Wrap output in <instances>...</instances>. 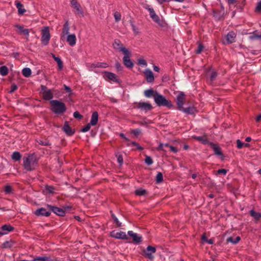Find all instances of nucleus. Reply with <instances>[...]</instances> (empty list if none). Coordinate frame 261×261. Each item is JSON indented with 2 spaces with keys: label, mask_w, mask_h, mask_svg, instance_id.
<instances>
[{
  "label": "nucleus",
  "mask_w": 261,
  "mask_h": 261,
  "mask_svg": "<svg viewBox=\"0 0 261 261\" xmlns=\"http://www.w3.org/2000/svg\"><path fill=\"white\" fill-rule=\"evenodd\" d=\"M141 130L139 128L130 130V133L132 134H133L136 137H138V136L141 134Z\"/></svg>",
  "instance_id": "nucleus-45"
},
{
  "label": "nucleus",
  "mask_w": 261,
  "mask_h": 261,
  "mask_svg": "<svg viewBox=\"0 0 261 261\" xmlns=\"http://www.w3.org/2000/svg\"><path fill=\"white\" fill-rule=\"evenodd\" d=\"M105 75L104 77L108 78L110 80L116 82V83H119L120 80L117 78V75L112 72H108V71H105L104 72Z\"/></svg>",
  "instance_id": "nucleus-17"
},
{
  "label": "nucleus",
  "mask_w": 261,
  "mask_h": 261,
  "mask_svg": "<svg viewBox=\"0 0 261 261\" xmlns=\"http://www.w3.org/2000/svg\"><path fill=\"white\" fill-rule=\"evenodd\" d=\"M64 88L67 92L69 93V96H71L72 94L71 89L66 85H64Z\"/></svg>",
  "instance_id": "nucleus-58"
},
{
  "label": "nucleus",
  "mask_w": 261,
  "mask_h": 261,
  "mask_svg": "<svg viewBox=\"0 0 261 261\" xmlns=\"http://www.w3.org/2000/svg\"><path fill=\"white\" fill-rule=\"evenodd\" d=\"M156 182L159 184L163 181V176L161 172H158L155 179Z\"/></svg>",
  "instance_id": "nucleus-43"
},
{
  "label": "nucleus",
  "mask_w": 261,
  "mask_h": 261,
  "mask_svg": "<svg viewBox=\"0 0 261 261\" xmlns=\"http://www.w3.org/2000/svg\"><path fill=\"white\" fill-rule=\"evenodd\" d=\"M50 39V34L48 27H44L41 31L42 43L44 45H47Z\"/></svg>",
  "instance_id": "nucleus-4"
},
{
  "label": "nucleus",
  "mask_w": 261,
  "mask_h": 261,
  "mask_svg": "<svg viewBox=\"0 0 261 261\" xmlns=\"http://www.w3.org/2000/svg\"><path fill=\"white\" fill-rule=\"evenodd\" d=\"M186 101V95L183 92H179L176 96V102L178 110L182 109Z\"/></svg>",
  "instance_id": "nucleus-6"
},
{
  "label": "nucleus",
  "mask_w": 261,
  "mask_h": 261,
  "mask_svg": "<svg viewBox=\"0 0 261 261\" xmlns=\"http://www.w3.org/2000/svg\"><path fill=\"white\" fill-rule=\"evenodd\" d=\"M23 165L25 170L31 171L35 169L38 166V159L35 153L30 154L23 159Z\"/></svg>",
  "instance_id": "nucleus-1"
},
{
  "label": "nucleus",
  "mask_w": 261,
  "mask_h": 261,
  "mask_svg": "<svg viewBox=\"0 0 261 261\" xmlns=\"http://www.w3.org/2000/svg\"><path fill=\"white\" fill-rule=\"evenodd\" d=\"M218 174H223L225 175L227 173V170L225 169H220L217 171Z\"/></svg>",
  "instance_id": "nucleus-62"
},
{
  "label": "nucleus",
  "mask_w": 261,
  "mask_h": 261,
  "mask_svg": "<svg viewBox=\"0 0 261 261\" xmlns=\"http://www.w3.org/2000/svg\"><path fill=\"white\" fill-rule=\"evenodd\" d=\"M91 125H92L90 123H88L84 127L81 129V131L82 132H87L89 131L91 128Z\"/></svg>",
  "instance_id": "nucleus-52"
},
{
  "label": "nucleus",
  "mask_w": 261,
  "mask_h": 261,
  "mask_svg": "<svg viewBox=\"0 0 261 261\" xmlns=\"http://www.w3.org/2000/svg\"><path fill=\"white\" fill-rule=\"evenodd\" d=\"M124 57L123 58V62L124 65L128 68H132L134 66V63L130 59L131 56V53L128 51L126 53H124Z\"/></svg>",
  "instance_id": "nucleus-7"
},
{
  "label": "nucleus",
  "mask_w": 261,
  "mask_h": 261,
  "mask_svg": "<svg viewBox=\"0 0 261 261\" xmlns=\"http://www.w3.org/2000/svg\"><path fill=\"white\" fill-rule=\"evenodd\" d=\"M53 97V90L49 89L42 92V97L45 100H52Z\"/></svg>",
  "instance_id": "nucleus-18"
},
{
  "label": "nucleus",
  "mask_w": 261,
  "mask_h": 261,
  "mask_svg": "<svg viewBox=\"0 0 261 261\" xmlns=\"http://www.w3.org/2000/svg\"><path fill=\"white\" fill-rule=\"evenodd\" d=\"M249 214L251 216H252V217L254 218V221L255 223H257V222L258 221V220L260 219L261 218V213H258V212H255L254 210H251L250 212H249Z\"/></svg>",
  "instance_id": "nucleus-30"
},
{
  "label": "nucleus",
  "mask_w": 261,
  "mask_h": 261,
  "mask_svg": "<svg viewBox=\"0 0 261 261\" xmlns=\"http://www.w3.org/2000/svg\"><path fill=\"white\" fill-rule=\"evenodd\" d=\"M109 66L108 64L107 63H100L97 62L96 63H92L90 68H106Z\"/></svg>",
  "instance_id": "nucleus-31"
},
{
  "label": "nucleus",
  "mask_w": 261,
  "mask_h": 261,
  "mask_svg": "<svg viewBox=\"0 0 261 261\" xmlns=\"http://www.w3.org/2000/svg\"><path fill=\"white\" fill-rule=\"evenodd\" d=\"M17 88H18V87H17V86L16 84H12L11 86V90L9 91V93H12L15 90H16L17 89Z\"/></svg>",
  "instance_id": "nucleus-57"
},
{
  "label": "nucleus",
  "mask_w": 261,
  "mask_h": 261,
  "mask_svg": "<svg viewBox=\"0 0 261 261\" xmlns=\"http://www.w3.org/2000/svg\"><path fill=\"white\" fill-rule=\"evenodd\" d=\"M71 5L74 9H76L78 13L83 14V12L81 8V6L76 0H72L71 1Z\"/></svg>",
  "instance_id": "nucleus-25"
},
{
  "label": "nucleus",
  "mask_w": 261,
  "mask_h": 261,
  "mask_svg": "<svg viewBox=\"0 0 261 261\" xmlns=\"http://www.w3.org/2000/svg\"><path fill=\"white\" fill-rule=\"evenodd\" d=\"M21 158V155L19 152L15 151L13 153L12 155V159L15 161H18L20 160Z\"/></svg>",
  "instance_id": "nucleus-37"
},
{
  "label": "nucleus",
  "mask_w": 261,
  "mask_h": 261,
  "mask_svg": "<svg viewBox=\"0 0 261 261\" xmlns=\"http://www.w3.org/2000/svg\"><path fill=\"white\" fill-rule=\"evenodd\" d=\"M138 63L139 65H142L143 66L147 65L146 61L144 59L142 58H140L138 60Z\"/></svg>",
  "instance_id": "nucleus-55"
},
{
  "label": "nucleus",
  "mask_w": 261,
  "mask_h": 261,
  "mask_svg": "<svg viewBox=\"0 0 261 261\" xmlns=\"http://www.w3.org/2000/svg\"><path fill=\"white\" fill-rule=\"evenodd\" d=\"M4 191L7 194H10L12 193L13 189L11 186L7 185L5 187Z\"/></svg>",
  "instance_id": "nucleus-48"
},
{
  "label": "nucleus",
  "mask_w": 261,
  "mask_h": 261,
  "mask_svg": "<svg viewBox=\"0 0 261 261\" xmlns=\"http://www.w3.org/2000/svg\"><path fill=\"white\" fill-rule=\"evenodd\" d=\"M170 151L173 152L174 153H176L178 151V149L176 147L174 146H170Z\"/></svg>",
  "instance_id": "nucleus-64"
},
{
  "label": "nucleus",
  "mask_w": 261,
  "mask_h": 261,
  "mask_svg": "<svg viewBox=\"0 0 261 261\" xmlns=\"http://www.w3.org/2000/svg\"><path fill=\"white\" fill-rule=\"evenodd\" d=\"M15 244V242L13 241L12 240H10V241H7L4 242L2 244V248H10Z\"/></svg>",
  "instance_id": "nucleus-34"
},
{
  "label": "nucleus",
  "mask_w": 261,
  "mask_h": 261,
  "mask_svg": "<svg viewBox=\"0 0 261 261\" xmlns=\"http://www.w3.org/2000/svg\"><path fill=\"white\" fill-rule=\"evenodd\" d=\"M112 217L113 219L114 223L116 224L117 226V227L121 226V223L120 222H119L118 219L116 218V217L114 214L112 215Z\"/></svg>",
  "instance_id": "nucleus-51"
},
{
  "label": "nucleus",
  "mask_w": 261,
  "mask_h": 261,
  "mask_svg": "<svg viewBox=\"0 0 261 261\" xmlns=\"http://www.w3.org/2000/svg\"><path fill=\"white\" fill-rule=\"evenodd\" d=\"M163 146H164V144L160 143V145H159V146L156 148L157 150H158V151H160V150L165 151L163 149Z\"/></svg>",
  "instance_id": "nucleus-63"
},
{
  "label": "nucleus",
  "mask_w": 261,
  "mask_h": 261,
  "mask_svg": "<svg viewBox=\"0 0 261 261\" xmlns=\"http://www.w3.org/2000/svg\"><path fill=\"white\" fill-rule=\"evenodd\" d=\"M50 110L56 114L63 115L67 110L65 103L60 100H50Z\"/></svg>",
  "instance_id": "nucleus-2"
},
{
  "label": "nucleus",
  "mask_w": 261,
  "mask_h": 261,
  "mask_svg": "<svg viewBox=\"0 0 261 261\" xmlns=\"http://www.w3.org/2000/svg\"><path fill=\"white\" fill-rule=\"evenodd\" d=\"M73 116L75 118L81 119L83 116L78 112L76 111L73 113Z\"/></svg>",
  "instance_id": "nucleus-56"
},
{
  "label": "nucleus",
  "mask_w": 261,
  "mask_h": 261,
  "mask_svg": "<svg viewBox=\"0 0 261 261\" xmlns=\"http://www.w3.org/2000/svg\"><path fill=\"white\" fill-rule=\"evenodd\" d=\"M170 80V77L168 74H165L162 76V82H168Z\"/></svg>",
  "instance_id": "nucleus-53"
},
{
  "label": "nucleus",
  "mask_w": 261,
  "mask_h": 261,
  "mask_svg": "<svg viewBox=\"0 0 261 261\" xmlns=\"http://www.w3.org/2000/svg\"><path fill=\"white\" fill-rule=\"evenodd\" d=\"M210 145L211 146V148L213 149L216 155L220 156L223 155L221 151V148L217 144H214L212 142H210Z\"/></svg>",
  "instance_id": "nucleus-21"
},
{
  "label": "nucleus",
  "mask_w": 261,
  "mask_h": 261,
  "mask_svg": "<svg viewBox=\"0 0 261 261\" xmlns=\"http://www.w3.org/2000/svg\"><path fill=\"white\" fill-rule=\"evenodd\" d=\"M244 143L242 142L239 139L237 140V146L239 149H241L244 146Z\"/></svg>",
  "instance_id": "nucleus-59"
},
{
  "label": "nucleus",
  "mask_w": 261,
  "mask_h": 261,
  "mask_svg": "<svg viewBox=\"0 0 261 261\" xmlns=\"http://www.w3.org/2000/svg\"><path fill=\"white\" fill-rule=\"evenodd\" d=\"M197 44L198 45V47L197 49L195 51V53L196 54H200L203 51L204 48V45L202 43V42L200 41L197 42Z\"/></svg>",
  "instance_id": "nucleus-36"
},
{
  "label": "nucleus",
  "mask_w": 261,
  "mask_h": 261,
  "mask_svg": "<svg viewBox=\"0 0 261 261\" xmlns=\"http://www.w3.org/2000/svg\"><path fill=\"white\" fill-rule=\"evenodd\" d=\"M1 229L4 232L7 233L8 232L13 231L15 228L10 224H5L1 227Z\"/></svg>",
  "instance_id": "nucleus-32"
},
{
  "label": "nucleus",
  "mask_w": 261,
  "mask_h": 261,
  "mask_svg": "<svg viewBox=\"0 0 261 261\" xmlns=\"http://www.w3.org/2000/svg\"><path fill=\"white\" fill-rule=\"evenodd\" d=\"M113 46L115 49L122 52L123 54L126 53L129 51L124 46L121 41L119 39H115L114 40Z\"/></svg>",
  "instance_id": "nucleus-9"
},
{
  "label": "nucleus",
  "mask_w": 261,
  "mask_h": 261,
  "mask_svg": "<svg viewBox=\"0 0 261 261\" xmlns=\"http://www.w3.org/2000/svg\"><path fill=\"white\" fill-rule=\"evenodd\" d=\"M155 251L156 248L154 247L148 246L146 249L143 251V255L150 260H153L154 256L152 255V253H155Z\"/></svg>",
  "instance_id": "nucleus-8"
},
{
  "label": "nucleus",
  "mask_w": 261,
  "mask_h": 261,
  "mask_svg": "<svg viewBox=\"0 0 261 261\" xmlns=\"http://www.w3.org/2000/svg\"><path fill=\"white\" fill-rule=\"evenodd\" d=\"M9 73V70L6 66L0 67V74L3 76H6Z\"/></svg>",
  "instance_id": "nucleus-38"
},
{
  "label": "nucleus",
  "mask_w": 261,
  "mask_h": 261,
  "mask_svg": "<svg viewBox=\"0 0 261 261\" xmlns=\"http://www.w3.org/2000/svg\"><path fill=\"white\" fill-rule=\"evenodd\" d=\"M179 110L182 111L187 114H194L196 112H197L196 108L194 107H189L186 108L183 107L182 109L181 108Z\"/></svg>",
  "instance_id": "nucleus-23"
},
{
  "label": "nucleus",
  "mask_w": 261,
  "mask_h": 261,
  "mask_svg": "<svg viewBox=\"0 0 261 261\" xmlns=\"http://www.w3.org/2000/svg\"><path fill=\"white\" fill-rule=\"evenodd\" d=\"M115 67L117 70V71H122L123 67H122L121 64L119 63L118 62H116L115 64Z\"/></svg>",
  "instance_id": "nucleus-60"
},
{
  "label": "nucleus",
  "mask_w": 261,
  "mask_h": 261,
  "mask_svg": "<svg viewBox=\"0 0 261 261\" xmlns=\"http://www.w3.org/2000/svg\"><path fill=\"white\" fill-rule=\"evenodd\" d=\"M15 27L17 29L16 31L19 34L23 35L28 37L30 33L29 29H24L23 26L19 24L15 25Z\"/></svg>",
  "instance_id": "nucleus-16"
},
{
  "label": "nucleus",
  "mask_w": 261,
  "mask_h": 261,
  "mask_svg": "<svg viewBox=\"0 0 261 261\" xmlns=\"http://www.w3.org/2000/svg\"><path fill=\"white\" fill-rule=\"evenodd\" d=\"M145 162L148 165H150L153 163V160L150 156L146 155L145 159Z\"/></svg>",
  "instance_id": "nucleus-49"
},
{
  "label": "nucleus",
  "mask_w": 261,
  "mask_h": 261,
  "mask_svg": "<svg viewBox=\"0 0 261 261\" xmlns=\"http://www.w3.org/2000/svg\"><path fill=\"white\" fill-rule=\"evenodd\" d=\"M34 214L37 216H45V217H48L51 214V211L49 210V211H47V210L45 208L41 207L40 208L37 209L35 212H34Z\"/></svg>",
  "instance_id": "nucleus-13"
},
{
  "label": "nucleus",
  "mask_w": 261,
  "mask_h": 261,
  "mask_svg": "<svg viewBox=\"0 0 261 261\" xmlns=\"http://www.w3.org/2000/svg\"><path fill=\"white\" fill-rule=\"evenodd\" d=\"M114 16L116 22H118L121 20V14L119 12H116L114 14Z\"/></svg>",
  "instance_id": "nucleus-46"
},
{
  "label": "nucleus",
  "mask_w": 261,
  "mask_h": 261,
  "mask_svg": "<svg viewBox=\"0 0 261 261\" xmlns=\"http://www.w3.org/2000/svg\"><path fill=\"white\" fill-rule=\"evenodd\" d=\"M110 236L116 239H122L127 240L128 239V236L125 234L124 232L120 231L117 232L115 230H113L111 232Z\"/></svg>",
  "instance_id": "nucleus-12"
},
{
  "label": "nucleus",
  "mask_w": 261,
  "mask_h": 261,
  "mask_svg": "<svg viewBox=\"0 0 261 261\" xmlns=\"http://www.w3.org/2000/svg\"><path fill=\"white\" fill-rule=\"evenodd\" d=\"M154 100L158 106H164L169 109H171L173 107L171 101L166 99L164 96L159 93L154 97Z\"/></svg>",
  "instance_id": "nucleus-3"
},
{
  "label": "nucleus",
  "mask_w": 261,
  "mask_h": 261,
  "mask_svg": "<svg viewBox=\"0 0 261 261\" xmlns=\"http://www.w3.org/2000/svg\"><path fill=\"white\" fill-rule=\"evenodd\" d=\"M237 34L234 31L229 32L225 37V41L224 44H231L236 41Z\"/></svg>",
  "instance_id": "nucleus-11"
},
{
  "label": "nucleus",
  "mask_w": 261,
  "mask_h": 261,
  "mask_svg": "<svg viewBox=\"0 0 261 261\" xmlns=\"http://www.w3.org/2000/svg\"><path fill=\"white\" fill-rule=\"evenodd\" d=\"M98 120V114L96 111L94 112L91 116L90 123L92 125L94 126L97 124Z\"/></svg>",
  "instance_id": "nucleus-29"
},
{
  "label": "nucleus",
  "mask_w": 261,
  "mask_h": 261,
  "mask_svg": "<svg viewBox=\"0 0 261 261\" xmlns=\"http://www.w3.org/2000/svg\"><path fill=\"white\" fill-rule=\"evenodd\" d=\"M134 108L140 109L142 111L147 112L150 110H151L153 109V107L149 102H135L134 103Z\"/></svg>",
  "instance_id": "nucleus-5"
},
{
  "label": "nucleus",
  "mask_w": 261,
  "mask_h": 261,
  "mask_svg": "<svg viewBox=\"0 0 261 261\" xmlns=\"http://www.w3.org/2000/svg\"><path fill=\"white\" fill-rule=\"evenodd\" d=\"M49 257L46 256L44 257H36L34 258L32 261H46L48 260Z\"/></svg>",
  "instance_id": "nucleus-47"
},
{
  "label": "nucleus",
  "mask_w": 261,
  "mask_h": 261,
  "mask_svg": "<svg viewBox=\"0 0 261 261\" xmlns=\"http://www.w3.org/2000/svg\"><path fill=\"white\" fill-rule=\"evenodd\" d=\"M55 61H56L58 64V66L59 70H62L63 68V63L61 59L58 58H55Z\"/></svg>",
  "instance_id": "nucleus-41"
},
{
  "label": "nucleus",
  "mask_w": 261,
  "mask_h": 261,
  "mask_svg": "<svg viewBox=\"0 0 261 261\" xmlns=\"http://www.w3.org/2000/svg\"><path fill=\"white\" fill-rule=\"evenodd\" d=\"M15 5L18 9V13L19 14H23V13L25 12V10L24 9H22L23 5L19 1H16Z\"/></svg>",
  "instance_id": "nucleus-33"
},
{
  "label": "nucleus",
  "mask_w": 261,
  "mask_h": 261,
  "mask_svg": "<svg viewBox=\"0 0 261 261\" xmlns=\"http://www.w3.org/2000/svg\"><path fill=\"white\" fill-rule=\"evenodd\" d=\"M146 9H147L149 12L150 17L152 19V20L160 26L163 27V21L161 20L159 17L155 14L153 9L151 8H146Z\"/></svg>",
  "instance_id": "nucleus-10"
},
{
  "label": "nucleus",
  "mask_w": 261,
  "mask_h": 261,
  "mask_svg": "<svg viewBox=\"0 0 261 261\" xmlns=\"http://www.w3.org/2000/svg\"><path fill=\"white\" fill-rule=\"evenodd\" d=\"M135 194L137 196H145L147 195V192L146 190L143 189L142 188H140L137 189L135 191Z\"/></svg>",
  "instance_id": "nucleus-35"
},
{
  "label": "nucleus",
  "mask_w": 261,
  "mask_h": 261,
  "mask_svg": "<svg viewBox=\"0 0 261 261\" xmlns=\"http://www.w3.org/2000/svg\"><path fill=\"white\" fill-rule=\"evenodd\" d=\"M132 144L134 146H135L137 147V148L138 150H140V151H141V150H143L144 149L143 147H141V146L139 145V144L136 142H134V141H132L130 143H127V146H129L130 145Z\"/></svg>",
  "instance_id": "nucleus-44"
},
{
  "label": "nucleus",
  "mask_w": 261,
  "mask_h": 261,
  "mask_svg": "<svg viewBox=\"0 0 261 261\" xmlns=\"http://www.w3.org/2000/svg\"><path fill=\"white\" fill-rule=\"evenodd\" d=\"M144 95L147 97H153L154 98L156 96L158 92L153 90L152 89H149L144 91Z\"/></svg>",
  "instance_id": "nucleus-28"
},
{
  "label": "nucleus",
  "mask_w": 261,
  "mask_h": 261,
  "mask_svg": "<svg viewBox=\"0 0 261 261\" xmlns=\"http://www.w3.org/2000/svg\"><path fill=\"white\" fill-rule=\"evenodd\" d=\"M250 39H260L261 38V33H258L257 31H254L252 35L249 37Z\"/></svg>",
  "instance_id": "nucleus-42"
},
{
  "label": "nucleus",
  "mask_w": 261,
  "mask_h": 261,
  "mask_svg": "<svg viewBox=\"0 0 261 261\" xmlns=\"http://www.w3.org/2000/svg\"><path fill=\"white\" fill-rule=\"evenodd\" d=\"M117 161L120 165H121L123 163V160L122 155L120 154L117 156Z\"/></svg>",
  "instance_id": "nucleus-61"
},
{
  "label": "nucleus",
  "mask_w": 261,
  "mask_h": 261,
  "mask_svg": "<svg viewBox=\"0 0 261 261\" xmlns=\"http://www.w3.org/2000/svg\"><path fill=\"white\" fill-rule=\"evenodd\" d=\"M128 234L132 238L133 242L136 244H139L142 241L141 237L138 236L137 234L134 233L132 231H128Z\"/></svg>",
  "instance_id": "nucleus-20"
},
{
  "label": "nucleus",
  "mask_w": 261,
  "mask_h": 261,
  "mask_svg": "<svg viewBox=\"0 0 261 261\" xmlns=\"http://www.w3.org/2000/svg\"><path fill=\"white\" fill-rule=\"evenodd\" d=\"M67 42L71 46L75 45L76 42V38L75 35L74 34L68 35L67 37Z\"/></svg>",
  "instance_id": "nucleus-27"
},
{
  "label": "nucleus",
  "mask_w": 261,
  "mask_h": 261,
  "mask_svg": "<svg viewBox=\"0 0 261 261\" xmlns=\"http://www.w3.org/2000/svg\"><path fill=\"white\" fill-rule=\"evenodd\" d=\"M22 73L25 77H29L31 76L32 71L29 68H24L22 70Z\"/></svg>",
  "instance_id": "nucleus-39"
},
{
  "label": "nucleus",
  "mask_w": 261,
  "mask_h": 261,
  "mask_svg": "<svg viewBox=\"0 0 261 261\" xmlns=\"http://www.w3.org/2000/svg\"><path fill=\"white\" fill-rule=\"evenodd\" d=\"M45 190L48 191L49 193H54L55 188L52 186L46 185L45 186Z\"/></svg>",
  "instance_id": "nucleus-50"
},
{
  "label": "nucleus",
  "mask_w": 261,
  "mask_h": 261,
  "mask_svg": "<svg viewBox=\"0 0 261 261\" xmlns=\"http://www.w3.org/2000/svg\"><path fill=\"white\" fill-rule=\"evenodd\" d=\"M210 72V74L209 75V80L208 81V83L209 84H212L214 81L216 80L218 75V73L214 70H211L209 69L207 71V74H208Z\"/></svg>",
  "instance_id": "nucleus-19"
},
{
  "label": "nucleus",
  "mask_w": 261,
  "mask_h": 261,
  "mask_svg": "<svg viewBox=\"0 0 261 261\" xmlns=\"http://www.w3.org/2000/svg\"><path fill=\"white\" fill-rule=\"evenodd\" d=\"M146 79L148 83H152L154 81V78L152 72L149 69H146L144 72Z\"/></svg>",
  "instance_id": "nucleus-22"
},
{
  "label": "nucleus",
  "mask_w": 261,
  "mask_h": 261,
  "mask_svg": "<svg viewBox=\"0 0 261 261\" xmlns=\"http://www.w3.org/2000/svg\"><path fill=\"white\" fill-rule=\"evenodd\" d=\"M62 129L67 135L69 136L73 135L75 133L74 129H72V127L69 126L68 121L65 122Z\"/></svg>",
  "instance_id": "nucleus-15"
},
{
  "label": "nucleus",
  "mask_w": 261,
  "mask_h": 261,
  "mask_svg": "<svg viewBox=\"0 0 261 261\" xmlns=\"http://www.w3.org/2000/svg\"><path fill=\"white\" fill-rule=\"evenodd\" d=\"M255 11L257 13H261V1L258 2L255 8Z\"/></svg>",
  "instance_id": "nucleus-54"
},
{
  "label": "nucleus",
  "mask_w": 261,
  "mask_h": 261,
  "mask_svg": "<svg viewBox=\"0 0 261 261\" xmlns=\"http://www.w3.org/2000/svg\"><path fill=\"white\" fill-rule=\"evenodd\" d=\"M193 138L195 140L200 142L203 144H210V142H209L206 135H204L203 136H194Z\"/></svg>",
  "instance_id": "nucleus-26"
},
{
  "label": "nucleus",
  "mask_w": 261,
  "mask_h": 261,
  "mask_svg": "<svg viewBox=\"0 0 261 261\" xmlns=\"http://www.w3.org/2000/svg\"><path fill=\"white\" fill-rule=\"evenodd\" d=\"M38 143L41 145L43 146H49L50 145V143H49V141L47 139H41L38 140Z\"/></svg>",
  "instance_id": "nucleus-40"
},
{
  "label": "nucleus",
  "mask_w": 261,
  "mask_h": 261,
  "mask_svg": "<svg viewBox=\"0 0 261 261\" xmlns=\"http://www.w3.org/2000/svg\"><path fill=\"white\" fill-rule=\"evenodd\" d=\"M47 206L49 208V210L53 212L55 214H57L58 216H64L65 215V211L63 208L57 206H52L49 204H47Z\"/></svg>",
  "instance_id": "nucleus-14"
},
{
  "label": "nucleus",
  "mask_w": 261,
  "mask_h": 261,
  "mask_svg": "<svg viewBox=\"0 0 261 261\" xmlns=\"http://www.w3.org/2000/svg\"><path fill=\"white\" fill-rule=\"evenodd\" d=\"M70 27L68 20H66L62 28V31L61 34V38L64 37L65 35L69 34Z\"/></svg>",
  "instance_id": "nucleus-24"
}]
</instances>
